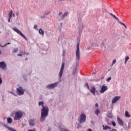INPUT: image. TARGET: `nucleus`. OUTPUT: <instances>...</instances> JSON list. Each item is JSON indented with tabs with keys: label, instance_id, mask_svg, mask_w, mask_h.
<instances>
[{
	"label": "nucleus",
	"instance_id": "nucleus-21",
	"mask_svg": "<svg viewBox=\"0 0 131 131\" xmlns=\"http://www.w3.org/2000/svg\"><path fill=\"white\" fill-rule=\"evenodd\" d=\"M107 117H108V118H112V117H113L112 113L108 112L107 114Z\"/></svg>",
	"mask_w": 131,
	"mask_h": 131
},
{
	"label": "nucleus",
	"instance_id": "nucleus-11",
	"mask_svg": "<svg viewBox=\"0 0 131 131\" xmlns=\"http://www.w3.org/2000/svg\"><path fill=\"white\" fill-rule=\"evenodd\" d=\"M102 127H103V129L104 130H106V129H110V131H117V130L115 129H112L111 128V127L109 126H107V125H102Z\"/></svg>",
	"mask_w": 131,
	"mask_h": 131
},
{
	"label": "nucleus",
	"instance_id": "nucleus-48",
	"mask_svg": "<svg viewBox=\"0 0 131 131\" xmlns=\"http://www.w3.org/2000/svg\"><path fill=\"white\" fill-rule=\"evenodd\" d=\"M104 76L103 77H102L101 78V79H103V78H104Z\"/></svg>",
	"mask_w": 131,
	"mask_h": 131
},
{
	"label": "nucleus",
	"instance_id": "nucleus-14",
	"mask_svg": "<svg viewBox=\"0 0 131 131\" xmlns=\"http://www.w3.org/2000/svg\"><path fill=\"white\" fill-rule=\"evenodd\" d=\"M117 120L118 123L119 125H121V126H123V125H124L123 121H122L121 119L118 117L117 118Z\"/></svg>",
	"mask_w": 131,
	"mask_h": 131
},
{
	"label": "nucleus",
	"instance_id": "nucleus-7",
	"mask_svg": "<svg viewBox=\"0 0 131 131\" xmlns=\"http://www.w3.org/2000/svg\"><path fill=\"white\" fill-rule=\"evenodd\" d=\"M76 57L77 60L80 59V52L79 51V43L77 44V50L76 51Z\"/></svg>",
	"mask_w": 131,
	"mask_h": 131
},
{
	"label": "nucleus",
	"instance_id": "nucleus-40",
	"mask_svg": "<svg viewBox=\"0 0 131 131\" xmlns=\"http://www.w3.org/2000/svg\"><path fill=\"white\" fill-rule=\"evenodd\" d=\"M7 45H11V43H10V42L6 43L4 45V47H6V46H7Z\"/></svg>",
	"mask_w": 131,
	"mask_h": 131
},
{
	"label": "nucleus",
	"instance_id": "nucleus-31",
	"mask_svg": "<svg viewBox=\"0 0 131 131\" xmlns=\"http://www.w3.org/2000/svg\"><path fill=\"white\" fill-rule=\"evenodd\" d=\"M112 124L113 125V126H116V123L114 121L112 122Z\"/></svg>",
	"mask_w": 131,
	"mask_h": 131
},
{
	"label": "nucleus",
	"instance_id": "nucleus-34",
	"mask_svg": "<svg viewBox=\"0 0 131 131\" xmlns=\"http://www.w3.org/2000/svg\"><path fill=\"white\" fill-rule=\"evenodd\" d=\"M61 131H69V130L65 128H61Z\"/></svg>",
	"mask_w": 131,
	"mask_h": 131
},
{
	"label": "nucleus",
	"instance_id": "nucleus-36",
	"mask_svg": "<svg viewBox=\"0 0 131 131\" xmlns=\"http://www.w3.org/2000/svg\"><path fill=\"white\" fill-rule=\"evenodd\" d=\"M115 63H116V59H114L112 63L113 65H114Z\"/></svg>",
	"mask_w": 131,
	"mask_h": 131
},
{
	"label": "nucleus",
	"instance_id": "nucleus-19",
	"mask_svg": "<svg viewBox=\"0 0 131 131\" xmlns=\"http://www.w3.org/2000/svg\"><path fill=\"white\" fill-rule=\"evenodd\" d=\"M38 32L40 35H42V36H43L45 35V31L42 30V29L40 28L39 29Z\"/></svg>",
	"mask_w": 131,
	"mask_h": 131
},
{
	"label": "nucleus",
	"instance_id": "nucleus-9",
	"mask_svg": "<svg viewBox=\"0 0 131 131\" xmlns=\"http://www.w3.org/2000/svg\"><path fill=\"white\" fill-rule=\"evenodd\" d=\"M17 94L18 96H22V95H24V91L22 87H19L17 88Z\"/></svg>",
	"mask_w": 131,
	"mask_h": 131
},
{
	"label": "nucleus",
	"instance_id": "nucleus-25",
	"mask_svg": "<svg viewBox=\"0 0 131 131\" xmlns=\"http://www.w3.org/2000/svg\"><path fill=\"white\" fill-rule=\"evenodd\" d=\"M84 86L85 88H87L88 90H90V86H89V83H85Z\"/></svg>",
	"mask_w": 131,
	"mask_h": 131
},
{
	"label": "nucleus",
	"instance_id": "nucleus-23",
	"mask_svg": "<svg viewBox=\"0 0 131 131\" xmlns=\"http://www.w3.org/2000/svg\"><path fill=\"white\" fill-rule=\"evenodd\" d=\"M125 116L126 117L129 118V117H130V115L129 114L128 112L125 111Z\"/></svg>",
	"mask_w": 131,
	"mask_h": 131
},
{
	"label": "nucleus",
	"instance_id": "nucleus-22",
	"mask_svg": "<svg viewBox=\"0 0 131 131\" xmlns=\"http://www.w3.org/2000/svg\"><path fill=\"white\" fill-rule=\"evenodd\" d=\"M7 122L8 123H12V122H13V120L12 119V118H8Z\"/></svg>",
	"mask_w": 131,
	"mask_h": 131
},
{
	"label": "nucleus",
	"instance_id": "nucleus-5",
	"mask_svg": "<svg viewBox=\"0 0 131 131\" xmlns=\"http://www.w3.org/2000/svg\"><path fill=\"white\" fill-rule=\"evenodd\" d=\"M12 29H13V30H14V31L16 32V33H18V34H19V35H20V36H21V37H23L26 40H27V39H28L27 37H26V36H25V35H24V34H23L21 32V31H20L19 29H17V28H16V27L13 28Z\"/></svg>",
	"mask_w": 131,
	"mask_h": 131
},
{
	"label": "nucleus",
	"instance_id": "nucleus-12",
	"mask_svg": "<svg viewBox=\"0 0 131 131\" xmlns=\"http://www.w3.org/2000/svg\"><path fill=\"white\" fill-rule=\"evenodd\" d=\"M108 90V87H107V86L103 85L101 87V89L100 91V93H101V94H104V93H105V92H106V91H107Z\"/></svg>",
	"mask_w": 131,
	"mask_h": 131
},
{
	"label": "nucleus",
	"instance_id": "nucleus-39",
	"mask_svg": "<svg viewBox=\"0 0 131 131\" xmlns=\"http://www.w3.org/2000/svg\"><path fill=\"white\" fill-rule=\"evenodd\" d=\"M27 131H36V130H35V129L34 128L33 129H29Z\"/></svg>",
	"mask_w": 131,
	"mask_h": 131
},
{
	"label": "nucleus",
	"instance_id": "nucleus-8",
	"mask_svg": "<svg viewBox=\"0 0 131 131\" xmlns=\"http://www.w3.org/2000/svg\"><path fill=\"white\" fill-rule=\"evenodd\" d=\"M64 67H65V63L62 62L61 68H60V71L59 73V78L60 79L61 78V77H62V75H63V71H64Z\"/></svg>",
	"mask_w": 131,
	"mask_h": 131
},
{
	"label": "nucleus",
	"instance_id": "nucleus-16",
	"mask_svg": "<svg viewBox=\"0 0 131 131\" xmlns=\"http://www.w3.org/2000/svg\"><path fill=\"white\" fill-rule=\"evenodd\" d=\"M13 14V10H10V12L8 14V16H9V18H8V22L9 23H10V22H11V19L12 18V14Z\"/></svg>",
	"mask_w": 131,
	"mask_h": 131
},
{
	"label": "nucleus",
	"instance_id": "nucleus-6",
	"mask_svg": "<svg viewBox=\"0 0 131 131\" xmlns=\"http://www.w3.org/2000/svg\"><path fill=\"white\" fill-rule=\"evenodd\" d=\"M109 14L111 16H112V17H113V18H114V19H115V20H117V21L118 22V23H119V24H120L121 25H123V26H124L125 28H127L125 24H124L123 23L119 21V18H118V17H116V16H115V15H114L111 13H110Z\"/></svg>",
	"mask_w": 131,
	"mask_h": 131
},
{
	"label": "nucleus",
	"instance_id": "nucleus-52",
	"mask_svg": "<svg viewBox=\"0 0 131 131\" xmlns=\"http://www.w3.org/2000/svg\"><path fill=\"white\" fill-rule=\"evenodd\" d=\"M2 47H3V46H1Z\"/></svg>",
	"mask_w": 131,
	"mask_h": 131
},
{
	"label": "nucleus",
	"instance_id": "nucleus-32",
	"mask_svg": "<svg viewBox=\"0 0 131 131\" xmlns=\"http://www.w3.org/2000/svg\"><path fill=\"white\" fill-rule=\"evenodd\" d=\"M34 29H35L36 30H38V29L37 28V25H34Z\"/></svg>",
	"mask_w": 131,
	"mask_h": 131
},
{
	"label": "nucleus",
	"instance_id": "nucleus-47",
	"mask_svg": "<svg viewBox=\"0 0 131 131\" xmlns=\"http://www.w3.org/2000/svg\"><path fill=\"white\" fill-rule=\"evenodd\" d=\"M25 60H26V61H27V60H28V58H25Z\"/></svg>",
	"mask_w": 131,
	"mask_h": 131
},
{
	"label": "nucleus",
	"instance_id": "nucleus-50",
	"mask_svg": "<svg viewBox=\"0 0 131 131\" xmlns=\"http://www.w3.org/2000/svg\"><path fill=\"white\" fill-rule=\"evenodd\" d=\"M60 25H62V23H60Z\"/></svg>",
	"mask_w": 131,
	"mask_h": 131
},
{
	"label": "nucleus",
	"instance_id": "nucleus-35",
	"mask_svg": "<svg viewBox=\"0 0 131 131\" xmlns=\"http://www.w3.org/2000/svg\"><path fill=\"white\" fill-rule=\"evenodd\" d=\"M51 12L50 11H47L46 12H45V15L47 16L48 15H49Z\"/></svg>",
	"mask_w": 131,
	"mask_h": 131
},
{
	"label": "nucleus",
	"instance_id": "nucleus-17",
	"mask_svg": "<svg viewBox=\"0 0 131 131\" xmlns=\"http://www.w3.org/2000/svg\"><path fill=\"white\" fill-rule=\"evenodd\" d=\"M90 91L94 96H96V88H95V86H93L92 89H90Z\"/></svg>",
	"mask_w": 131,
	"mask_h": 131
},
{
	"label": "nucleus",
	"instance_id": "nucleus-3",
	"mask_svg": "<svg viewBox=\"0 0 131 131\" xmlns=\"http://www.w3.org/2000/svg\"><path fill=\"white\" fill-rule=\"evenodd\" d=\"M23 116V112L21 111H17L15 113V116L14 118V120H20Z\"/></svg>",
	"mask_w": 131,
	"mask_h": 131
},
{
	"label": "nucleus",
	"instance_id": "nucleus-29",
	"mask_svg": "<svg viewBox=\"0 0 131 131\" xmlns=\"http://www.w3.org/2000/svg\"><path fill=\"white\" fill-rule=\"evenodd\" d=\"M98 107H99V104H98V103H96V104H95V109H98V108H99Z\"/></svg>",
	"mask_w": 131,
	"mask_h": 131
},
{
	"label": "nucleus",
	"instance_id": "nucleus-45",
	"mask_svg": "<svg viewBox=\"0 0 131 131\" xmlns=\"http://www.w3.org/2000/svg\"><path fill=\"white\" fill-rule=\"evenodd\" d=\"M88 131H93V130L91 128L88 129Z\"/></svg>",
	"mask_w": 131,
	"mask_h": 131
},
{
	"label": "nucleus",
	"instance_id": "nucleus-46",
	"mask_svg": "<svg viewBox=\"0 0 131 131\" xmlns=\"http://www.w3.org/2000/svg\"><path fill=\"white\" fill-rule=\"evenodd\" d=\"M25 54H26V55H29V53H25Z\"/></svg>",
	"mask_w": 131,
	"mask_h": 131
},
{
	"label": "nucleus",
	"instance_id": "nucleus-20",
	"mask_svg": "<svg viewBox=\"0 0 131 131\" xmlns=\"http://www.w3.org/2000/svg\"><path fill=\"white\" fill-rule=\"evenodd\" d=\"M95 113L96 114V115H99V114L100 113V110H99V108H95Z\"/></svg>",
	"mask_w": 131,
	"mask_h": 131
},
{
	"label": "nucleus",
	"instance_id": "nucleus-18",
	"mask_svg": "<svg viewBox=\"0 0 131 131\" xmlns=\"http://www.w3.org/2000/svg\"><path fill=\"white\" fill-rule=\"evenodd\" d=\"M34 123H35V120H30L29 121V125L30 126H33L34 125Z\"/></svg>",
	"mask_w": 131,
	"mask_h": 131
},
{
	"label": "nucleus",
	"instance_id": "nucleus-2",
	"mask_svg": "<svg viewBox=\"0 0 131 131\" xmlns=\"http://www.w3.org/2000/svg\"><path fill=\"white\" fill-rule=\"evenodd\" d=\"M69 15L68 12H66L63 14L61 12H59L57 16V20L58 21H62L65 19V17H67Z\"/></svg>",
	"mask_w": 131,
	"mask_h": 131
},
{
	"label": "nucleus",
	"instance_id": "nucleus-43",
	"mask_svg": "<svg viewBox=\"0 0 131 131\" xmlns=\"http://www.w3.org/2000/svg\"><path fill=\"white\" fill-rule=\"evenodd\" d=\"M12 17H15V14L12 12Z\"/></svg>",
	"mask_w": 131,
	"mask_h": 131
},
{
	"label": "nucleus",
	"instance_id": "nucleus-49",
	"mask_svg": "<svg viewBox=\"0 0 131 131\" xmlns=\"http://www.w3.org/2000/svg\"><path fill=\"white\" fill-rule=\"evenodd\" d=\"M1 54H2V51H0V55H1Z\"/></svg>",
	"mask_w": 131,
	"mask_h": 131
},
{
	"label": "nucleus",
	"instance_id": "nucleus-51",
	"mask_svg": "<svg viewBox=\"0 0 131 131\" xmlns=\"http://www.w3.org/2000/svg\"><path fill=\"white\" fill-rule=\"evenodd\" d=\"M59 1H64V0H59Z\"/></svg>",
	"mask_w": 131,
	"mask_h": 131
},
{
	"label": "nucleus",
	"instance_id": "nucleus-41",
	"mask_svg": "<svg viewBox=\"0 0 131 131\" xmlns=\"http://www.w3.org/2000/svg\"><path fill=\"white\" fill-rule=\"evenodd\" d=\"M17 56L19 57V56H20V57H22L23 55L21 54H17Z\"/></svg>",
	"mask_w": 131,
	"mask_h": 131
},
{
	"label": "nucleus",
	"instance_id": "nucleus-44",
	"mask_svg": "<svg viewBox=\"0 0 131 131\" xmlns=\"http://www.w3.org/2000/svg\"><path fill=\"white\" fill-rule=\"evenodd\" d=\"M106 122H108V121H109V119H107V118H106Z\"/></svg>",
	"mask_w": 131,
	"mask_h": 131
},
{
	"label": "nucleus",
	"instance_id": "nucleus-13",
	"mask_svg": "<svg viewBox=\"0 0 131 131\" xmlns=\"http://www.w3.org/2000/svg\"><path fill=\"white\" fill-rule=\"evenodd\" d=\"M7 67V64L5 61H1L0 62V68L3 69V70H5Z\"/></svg>",
	"mask_w": 131,
	"mask_h": 131
},
{
	"label": "nucleus",
	"instance_id": "nucleus-30",
	"mask_svg": "<svg viewBox=\"0 0 131 131\" xmlns=\"http://www.w3.org/2000/svg\"><path fill=\"white\" fill-rule=\"evenodd\" d=\"M111 79H112L111 77H108V78L106 79V81H107V82H109V81H110V80H111Z\"/></svg>",
	"mask_w": 131,
	"mask_h": 131
},
{
	"label": "nucleus",
	"instance_id": "nucleus-38",
	"mask_svg": "<svg viewBox=\"0 0 131 131\" xmlns=\"http://www.w3.org/2000/svg\"><path fill=\"white\" fill-rule=\"evenodd\" d=\"M3 83V80L2 79V78L0 77V84H2Z\"/></svg>",
	"mask_w": 131,
	"mask_h": 131
},
{
	"label": "nucleus",
	"instance_id": "nucleus-37",
	"mask_svg": "<svg viewBox=\"0 0 131 131\" xmlns=\"http://www.w3.org/2000/svg\"><path fill=\"white\" fill-rule=\"evenodd\" d=\"M80 127H81V125H80V124H78V126L77 127V128H80Z\"/></svg>",
	"mask_w": 131,
	"mask_h": 131
},
{
	"label": "nucleus",
	"instance_id": "nucleus-10",
	"mask_svg": "<svg viewBox=\"0 0 131 131\" xmlns=\"http://www.w3.org/2000/svg\"><path fill=\"white\" fill-rule=\"evenodd\" d=\"M58 85V82H55L54 83L50 84L48 85L46 88L47 89H49L50 90H52V89H54V88H56Z\"/></svg>",
	"mask_w": 131,
	"mask_h": 131
},
{
	"label": "nucleus",
	"instance_id": "nucleus-4",
	"mask_svg": "<svg viewBox=\"0 0 131 131\" xmlns=\"http://www.w3.org/2000/svg\"><path fill=\"white\" fill-rule=\"evenodd\" d=\"M78 119L80 123H83L84 122H85L86 120V116H85V114H82L80 115Z\"/></svg>",
	"mask_w": 131,
	"mask_h": 131
},
{
	"label": "nucleus",
	"instance_id": "nucleus-28",
	"mask_svg": "<svg viewBox=\"0 0 131 131\" xmlns=\"http://www.w3.org/2000/svg\"><path fill=\"white\" fill-rule=\"evenodd\" d=\"M77 72V70L76 69L74 70L73 72V75H75L76 74V72Z\"/></svg>",
	"mask_w": 131,
	"mask_h": 131
},
{
	"label": "nucleus",
	"instance_id": "nucleus-27",
	"mask_svg": "<svg viewBox=\"0 0 131 131\" xmlns=\"http://www.w3.org/2000/svg\"><path fill=\"white\" fill-rule=\"evenodd\" d=\"M13 53H17L18 52V48H14L13 50Z\"/></svg>",
	"mask_w": 131,
	"mask_h": 131
},
{
	"label": "nucleus",
	"instance_id": "nucleus-1",
	"mask_svg": "<svg viewBox=\"0 0 131 131\" xmlns=\"http://www.w3.org/2000/svg\"><path fill=\"white\" fill-rule=\"evenodd\" d=\"M39 106H42L41 110L40 121L43 122L46 120V118L49 115V107L47 106L43 105V101L38 102Z\"/></svg>",
	"mask_w": 131,
	"mask_h": 131
},
{
	"label": "nucleus",
	"instance_id": "nucleus-24",
	"mask_svg": "<svg viewBox=\"0 0 131 131\" xmlns=\"http://www.w3.org/2000/svg\"><path fill=\"white\" fill-rule=\"evenodd\" d=\"M128 60H129V57L126 56L125 58V61H124L125 64H126V63H127V61H128Z\"/></svg>",
	"mask_w": 131,
	"mask_h": 131
},
{
	"label": "nucleus",
	"instance_id": "nucleus-33",
	"mask_svg": "<svg viewBox=\"0 0 131 131\" xmlns=\"http://www.w3.org/2000/svg\"><path fill=\"white\" fill-rule=\"evenodd\" d=\"M10 94H11L12 95H13V96H15V97L17 96V94L14 93L13 92H10Z\"/></svg>",
	"mask_w": 131,
	"mask_h": 131
},
{
	"label": "nucleus",
	"instance_id": "nucleus-15",
	"mask_svg": "<svg viewBox=\"0 0 131 131\" xmlns=\"http://www.w3.org/2000/svg\"><path fill=\"white\" fill-rule=\"evenodd\" d=\"M120 99V96H116L114 98V99L112 100V103L113 104H115L116 102L118 101Z\"/></svg>",
	"mask_w": 131,
	"mask_h": 131
},
{
	"label": "nucleus",
	"instance_id": "nucleus-42",
	"mask_svg": "<svg viewBox=\"0 0 131 131\" xmlns=\"http://www.w3.org/2000/svg\"><path fill=\"white\" fill-rule=\"evenodd\" d=\"M16 15V16H19V12H17L16 13H15Z\"/></svg>",
	"mask_w": 131,
	"mask_h": 131
},
{
	"label": "nucleus",
	"instance_id": "nucleus-26",
	"mask_svg": "<svg viewBox=\"0 0 131 131\" xmlns=\"http://www.w3.org/2000/svg\"><path fill=\"white\" fill-rule=\"evenodd\" d=\"M66 55V51L65 50H63L62 56H63V57H65Z\"/></svg>",
	"mask_w": 131,
	"mask_h": 131
}]
</instances>
